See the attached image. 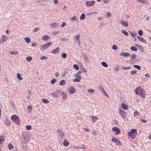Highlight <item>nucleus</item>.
I'll use <instances>...</instances> for the list:
<instances>
[{
  "instance_id": "obj_60",
  "label": "nucleus",
  "mask_w": 151,
  "mask_h": 151,
  "mask_svg": "<svg viewBox=\"0 0 151 151\" xmlns=\"http://www.w3.org/2000/svg\"><path fill=\"white\" fill-rule=\"evenodd\" d=\"M56 81L55 79H53L51 81V83L52 84H54L56 82Z\"/></svg>"
},
{
  "instance_id": "obj_14",
  "label": "nucleus",
  "mask_w": 151,
  "mask_h": 151,
  "mask_svg": "<svg viewBox=\"0 0 151 151\" xmlns=\"http://www.w3.org/2000/svg\"><path fill=\"white\" fill-rule=\"evenodd\" d=\"M60 50V48L58 47H57L56 49L53 50L51 52L53 54H56Z\"/></svg>"
},
{
  "instance_id": "obj_46",
  "label": "nucleus",
  "mask_w": 151,
  "mask_h": 151,
  "mask_svg": "<svg viewBox=\"0 0 151 151\" xmlns=\"http://www.w3.org/2000/svg\"><path fill=\"white\" fill-rule=\"evenodd\" d=\"M138 34H139V35L140 36H141L143 34V32L142 30H139L138 31Z\"/></svg>"
},
{
  "instance_id": "obj_9",
  "label": "nucleus",
  "mask_w": 151,
  "mask_h": 151,
  "mask_svg": "<svg viewBox=\"0 0 151 151\" xmlns=\"http://www.w3.org/2000/svg\"><path fill=\"white\" fill-rule=\"evenodd\" d=\"M112 129L113 131L116 132L115 133V135H118L120 134L121 132L120 129L119 128L116 127H113Z\"/></svg>"
},
{
  "instance_id": "obj_51",
  "label": "nucleus",
  "mask_w": 151,
  "mask_h": 151,
  "mask_svg": "<svg viewBox=\"0 0 151 151\" xmlns=\"http://www.w3.org/2000/svg\"><path fill=\"white\" fill-rule=\"evenodd\" d=\"M117 48V47L115 45H114L112 46V49L114 50H116Z\"/></svg>"
},
{
  "instance_id": "obj_63",
  "label": "nucleus",
  "mask_w": 151,
  "mask_h": 151,
  "mask_svg": "<svg viewBox=\"0 0 151 151\" xmlns=\"http://www.w3.org/2000/svg\"><path fill=\"white\" fill-rule=\"evenodd\" d=\"M141 122L142 123H146L147 122V121L145 120H144V119H141Z\"/></svg>"
},
{
  "instance_id": "obj_62",
  "label": "nucleus",
  "mask_w": 151,
  "mask_h": 151,
  "mask_svg": "<svg viewBox=\"0 0 151 151\" xmlns=\"http://www.w3.org/2000/svg\"><path fill=\"white\" fill-rule=\"evenodd\" d=\"M40 58L42 60H43L46 59V57H45V56H42V55H41V56L40 57Z\"/></svg>"
},
{
  "instance_id": "obj_30",
  "label": "nucleus",
  "mask_w": 151,
  "mask_h": 151,
  "mask_svg": "<svg viewBox=\"0 0 151 151\" xmlns=\"http://www.w3.org/2000/svg\"><path fill=\"white\" fill-rule=\"evenodd\" d=\"M85 15L84 14L82 13L80 17V19L81 20H83L85 19Z\"/></svg>"
},
{
  "instance_id": "obj_11",
  "label": "nucleus",
  "mask_w": 151,
  "mask_h": 151,
  "mask_svg": "<svg viewBox=\"0 0 151 151\" xmlns=\"http://www.w3.org/2000/svg\"><path fill=\"white\" fill-rule=\"evenodd\" d=\"M58 23H53L51 24V26L52 28H54V29H56L58 28Z\"/></svg>"
},
{
  "instance_id": "obj_31",
  "label": "nucleus",
  "mask_w": 151,
  "mask_h": 151,
  "mask_svg": "<svg viewBox=\"0 0 151 151\" xmlns=\"http://www.w3.org/2000/svg\"><path fill=\"white\" fill-rule=\"evenodd\" d=\"M23 144V147L24 149L27 150V146L26 143H22Z\"/></svg>"
},
{
  "instance_id": "obj_29",
  "label": "nucleus",
  "mask_w": 151,
  "mask_h": 151,
  "mask_svg": "<svg viewBox=\"0 0 151 151\" xmlns=\"http://www.w3.org/2000/svg\"><path fill=\"white\" fill-rule=\"evenodd\" d=\"M78 78H76L73 79V81L75 82H79L80 81V80L81 79V78L80 76H79Z\"/></svg>"
},
{
  "instance_id": "obj_39",
  "label": "nucleus",
  "mask_w": 151,
  "mask_h": 151,
  "mask_svg": "<svg viewBox=\"0 0 151 151\" xmlns=\"http://www.w3.org/2000/svg\"><path fill=\"white\" fill-rule=\"evenodd\" d=\"M138 45V47L137 46V45H135V46H136V47H137L139 48L140 49V50L142 51H143V50H144V48L142 47L141 46V45Z\"/></svg>"
},
{
  "instance_id": "obj_23",
  "label": "nucleus",
  "mask_w": 151,
  "mask_h": 151,
  "mask_svg": "<svg viewBox=\"0 0 151 151\" xmlns=\"http://www.w3.org/2000/svg\"><path fill=\"white\" fill-rule=\"evenodd\" d=\"M4 137L3 136L0 137V144H2L4 142Z\"/></svg>"
},
{
  "instance_id": "obj_12",
  "label": "nucleus",
  "mask_w": 151,
  "mask_h": 151,
  "mask_svg": "<svg viewBox=\"0 0 151 151\" xmlns=\"http://www.w3.org/2000/svg\"><path fill=\"white\" fill-rule=\"evenodd\" d=\"M122 25L125 27H127L128 26V23L127 22H125L123 20L121 21L120 22Z\"/></svg>"
},
{
  "instance_id": "obj_5",
  "label": "nucleus",
  "mask_w": 151,
  "mask_h": 151,
  "mask_svg": "<svg viewBox=\"0 0 151 151\" xmlns=\"http://www.w3.org/2000/svg\"><path fill=\"white\" fill-rule=\"evenodd\" d=\"M119 113L120 116L123 118H126V112L121 109H119Z\"/></svg>"
},
{
  "instance_id": "obj_37",
  "label": "nucleus",
  "mask_w": 151,
  "mask_h": 151,
  "mask_svg": "<svg viewBox=\"0 0 151 151\" xmlns=\"http://www.w3.org/2000/svg\"><path fill=\"white\" fill-rule=\"evenodd\" d=\"M133 67L138 70H140L141 69V67L140 66L137 65H133Z\"/></svg>"
},
{
  "instance_id": "obj_47",
  "label": "nucleus",
  "mask_w": 151,
  "mask_h": 151,
  "mask_svg": "<svg viewBox=\"0 0 151 151\" xmlns=\"http://www.w3.org/2000/svg\"><path fill=\"white\" fill-rule=\"evenodd\" d=\"M122 68L123 69L127 70L130 69L131 68L130 66H129L128 67H123Z\"/></svg>"
},
{
  "instance_id": "obj_8",
  "label": "nucleus",
  "mask_w": 151,
  "mask_h": 151,
  "mask_svg": "<svg viewBox=\"0 0 151 151\" xmlns=\"http://www.w3.org/2000/svg\"><path fill=\"white\" fill-rule=\"evenodd\" d=\"M95 3L94 1H87L86 3V6L88 7H90L93 6Z\"/></svg>"
},
{
  "instance_id": "obj_20",
  "label": "nucleus",
  "mask_w": 151,
  "mask_h": 151,
  "mask_svg": "<svg viewBox=\"0 0 151 151\" xmlns=\"http://www.w3.org/2000/svg\"><path fill=\"white\" fill-rule=\"evenodd\" d=\"M121 55L123 56L126 57L130 56V55L128 53L122 52L121 54Z\"/></svg>"
},
{
  "instance_id": "obj_58",
  "label": "nucleus",
  "mask_w": 151,
  "mask_h": 151,
  "mask_svg": "<svg viewBox=\"0 0 151 151\" xmlns=\"http://www.w3.org/2000/svg\"><path fill=\"white\" fill-rule=\"evenodd\" d=\"M71 20H72L76 21L77 19L76 17H73L71 18Z\"/></svg>"
},
{
  "instance_id": "obj_7",
  "label": "nucleus",
  "mask_w": 151,
  "mask_h": 151,
  "mask_svg": "<svg viewBox=\"0 0 151 151\" xmlns=\"http://www.w3.org/2000/svg\"><path fill=\"white\" fill-rule=\"evenodd\" d=\"M8 38V37L7 36L4 35L2 36L1 38L0 43L1 44L3 43L6 41Z\"/></svg>"
},
{
  "instance_id": "obj_35",
  "label": "nucleus",
  "mask_w": 151,
  "mask_h": 151,
  "mask_svg": "<svg viewBox=\"0 0 151 151\" xmlns=\"http://www.w3.org/2000/svg\"><path fill=\"white\" fill-rule=\"evenodd\" d=\"M5 124L7 126H10L11 123L8 119H6L4 122Z\"/></svg>"
},
{
  "instance_id": "obj_17",
  "label": "nucleus",
  "mask_w": 151,
  "mask_h": 151,
  "mask_svg": "<svg viewBox=\"0 0 151 151\" xmlns=\"http://www.w3.org/2000/svg\"><path fill=\"white\" fill-rule=\"evenodd\" d=\"M121 106L122 108L124 110H127L128 109V107L124 103H122L121 104Z\"/></svg>"
},
{
  "instance_id": "obj_16",
  "label": "nucleus",
  "mask_w": 151,
  "mask_h": 151,
  "mask_svg": "<svg viewBox=\"0 0 151 151\" xmlns=\"http://www.w3.org/2000/svg\"><path fill=\"white\" fill-rule=\"evenodd\" d=\"M91 118L92 119V122H96L98 119V117L94 116H91Z\"/></svg>"
},
{
  "instance_id": "obj_6",
  "label": "nucleus",
  "mask_w": 151,
  "mask_h": 151,
  "mask_svg": "<svg viewBox=\"0 0 151 151\" xmlns=\"http://www.w3.org/2000/svg\"><path fill=\"white\" fill-rule=\"evenodd\" d=\"M111 141L116 143V145L119 146H121L122 145V143L117 138H113L111 139Z\"/></svg>"
},
{
  "instance_id": "obj_42",
  "label": "nucleus",
  "mask_w": 151,
  "mask_h": 151,
  "mask_svg": "<svg viewBox=\"0 0 151 151\" xmlns=\"http://www.w3.org/2000/svg\"><path fill=\"white\" fill-rule=\"evenodd\" d=\"M8 147L9 149H12L14 148V146L11 143H9L8 145Z\"/></svg>"
},
{
  "instance_id": "obj_36",
  "label": "nucleus",
  "mask_w": 151,
  "mask_h": 151,
  "mask_svg": "<svg viewBox=\"0 0 151 151\" xmlns=\"http://www.w3.org/2000/svg\"><path fill=\"white\" fill-rule=\"evenodd\" d=\"M73 67L74 68L76 69V70H78L79 69V66L77 64H74L73 65Z\"/></svg>"
},
{
  "instance_id": "obj_43",
  "label": "nucleus",
  "mask_w": 151,
  "mask_h": 151,
  "mask_svg": "<svg viewBox=\"0 0 151 151\" xmlns=\"http://www.w3.org/2000/svg\"><path fill=\"white\" fill-rule=\"evenodd\" d=\"M32 59V57L30 56L27 57L26 58V60L28 62H30Z\"/></svg>"
},
{
  "instance_id": "obj_50",
  "label": "nucleus",
  "mask_w": 151,
  "mask_h": 151,
  "mask_svg": "<svg viewBox=\"0 0 151 151\" xmlns=\"http://www.w3.org/2000/svg\"><path fill=\"white\" fill-rule=\"evenodd\" d=\"M131 57L132 58V59L136 58V55L134 54H131Z\"/></svg>"
},
{
  "instance_id": "obj_54",
  "label": "nucleus",
  "mask_w": 151,
  "mask_h": 151,
  "mask_svg": "<svg viewBox=\"0 0 151 151\" xmlns=\"http://www.w3.org/2000/svg\"><path fill=\"white\" fill-rule=\"evenodd\" d=\"M82 71L84 72H86L87 71V70L83 68H82L81 69Z\"/></svg>"
},
{
  "instance_id": "obj_21",
  "label": "nucleus",
  "mask_w": 151,
  "mask_h": 151,
  "mask_svg": "<svg viewBox=\"0 0 151 151\" xmlns=\"http://www.w3.org/2000/svg\"><path fill=\"white\" fill-rule=\"evenodd\" d=\"M75 90L73 87H71L69 89V92L71 94H73L75 92Z\"/></svg>"
},
{
  "instance_id": "obj_44",
  "label": "nucleus",
  "mask_w": 151,
  "mask_h": 151,
  "mask_svg": "<svg viewBox=\"0 0 151 151\" xmlns=\"http://www.w3.org/2000/svg\"><path fill=\"white\" fill-rule=\"evenodd\" d=\"M137 1L139 3H147V0H137Z\"/></svg>"
},
{
  "instance_id": "obj_64",
  "label": "nucleus",
  "mask_w": 151,
  "mask_h": 151,
  "mask_svg": "<svg viewBox=\"0 0 151 151\" xmlns=\"http://www.w3.org/2000/svg\"><path fill=\"white\" fill-rule=\"evenodd\" d=\"M39 30V28H37L34 29V31L35 32H37Z\"/></svg>"
},
{
  "instance_id": "obj_28",
  "label": "nucleus",
  "mask_w": 151,
  "mask_h": 151,
  "mask_svg": "<svg viewBox=\"0 0 151 151\" xmlns=\"http://www.w3.org/2000/svg\"><path fill=\"white\" fill-rule=\"evenodd\" d=\"M101 64L103 66L107 68L108 66V64L104 61L102 62L101 63Z\"/></svg>"
},
{
  "instance_id": "obj_53",
  "label": "nucleus",
  "mask_w": 151,
  "mask_h": 151,
  "mask_svg": "<svg viewBox=\"0 0 151 151\" xmlns=\"http://www.w3.org/2000/svg\"><path fill=\"white\" fill-rule=\"evenodd\" d=\"M139 114H139V112L137 111H136L134 113V116H137V115H139Z\"/></svg>"
},
{
  "instance_id": "obj_26",
  "label": "nucleus",
  "mask_w": 151,
  "mask_h": 151,
  "mask_svg": "<svg viewBox=\"0 0 151 151\" xmlns=\"http://www.w3.org/2000/svg\"><path fill=\"white\" fill-rule=\"evenodd\" d=\"M42 38L45 40H47L49 39V37L47 35H45L43 36Z\"/></svg>"
},
{
  "instance_id": "obj_59",
  "label": "nucleus",
  "mask_w": 151,
  "mask_h": 151,
  "mask_svg": "<svg viewBox=\"0 0 151 151\" xmlns=\"http://www.w3.org/2000/svg\"><path fill=\"white\" fill-rule=\"evenodd\" d=\"M82 56L83 58H85L86 60L88 58V57L85 54H82Z\"/></svg>"
},
{
  "instance_id": "obj_57",
  "label": "nucleus",
  "mask_w": 151,
  "mask_h": 151,
  "mask_svg": "<svg viewBox=\"0 0 151 151\" xmlns=\"http://www.w3.org/2000/svg\"><path fill=\"white\" fill-rule=\"evenodd\" d=\"M137 72V70L135 71H132L131 72V74L132 75H134L136 74Z\"/></svg>"
},
{
  "instance_id": "obj_52",
  "label": "nucleus",
  "mask_w": 151,
  "mask_h": 151,
  "mask_svg": "<svg viewBox=\"0 0 151 151\" xmlns=\"http://www.w3.org/2000/svg\"><path fill=\"white\" fill-rule=\"evenodd\" d=\"M92 133H93V134L94 136H96L98 134V133H97V132H96L95 130L93 131Z\"/></svg>"
},
{
  "instance_id": "obj_33",
  "label": "nucleus",
  "mask_w": 151,
  "mask_h": 151,
  "mask_svg": "<svg viewBox=\"0 0 151 151\" xmlns=\"http://www.w3.org/2000/svg\"><path fill=\"white\" fill-rule=\"evenodd\" d=\"M65 84V81L64 80H62L60 82L59 84L60 86H63Z\"/></svg>"
},
{
  "instance_id": "obj_1",
  "label": "nucleus",
  "mask_w": 151,
  "mask_h": 151,
  "mask_svg": "<svg viewBox=\"0 0 151 151\" xmlns=\"http://www.w3.org/2000/svg\"><path fill=\"white\" fill-rule=\"evenodd\" d=\"M137 131L136 129H132L130 131L128 132V135L130 138L134 139L136 137L137 134Z\"/></svg>"
},
{
  "instance_id": "obj_34",
  "label": "nucleus",
  "mask_w": 151,
  "mask_h": 151,
  "mask_svg": "<svg viewBox=\"0 0 151 151\" xmlns=\"http://www.w3.org/2000/svg\"><path fill=\"white\" fill-rule=\"evenodd\" d=\"M42 101L45 104H47L49 103V101L46 99H42Z\"/></svg>"
},
{
  "instance_id": "obj_41",
  "label": "nucleus",
  "mask_w": 151,
  "mask_h": 151,
  "mask_svg": "<svg viewBox=\"0 0 151 151\" xmlns=\"http://www.w3.org/2000/svg\"><path fill=\"white\" fill-rule=\"evenodd\" d=\"M9 53L12 55H14L15 54H18V52L17 51L14 52L13 51H10L9 52Z\"/></svg>"
},
{
  "instance_id": "obj_27",
  "label": "nucleus",
  "mask_w": 151,
  "mask_h": 151,
  "mask_svg": "<svg viewBox=\"0 0 151 151\" xmlns=\"http://www.w3.org/2000/svg\"><path fill=\"white\" fill-rule=\"evenodd\" d=\"M17 77L18 79L19 80H22L23 78L21 76V74L19 73H17Z\"/></svg>"
},
{
  "instance_id": "obj_22",
  "label": "nucleus",
  "mask_w": 151,
  "mask_h": 151,
  "mask_svg": "<svg viewBox=\"0 0 151 151\" xmlns=\"http://www.w3.org/2000/svg\"><path fill=\"white\" fill-rule=\"evenodd\" d=\"M69 144V143L66 139L64 140L63 145L64 146H68Z\"/></svg>"
},
{
  "instance_id": "obj_2",
  "label": "nucleus",
  "mask_w": 151,
  "mask_h": 151,
  "mask_svg": "<svg viewBox=\"0 0 151 151\" xmlns=\"http://www.w3.org/2000/svg\"><path fill=\"white\" fill-rule=\"evenodd\" d=\"M11 119L17 124H19V119L17 115H14L11 116Z\"/></svg>"
},
{
  "instance_id": "obj_24",
  "label": "nucleus",
  "mask_w": 151,
  "mask_h": 151,
  "mask_svg": "<svg viewBox=\"0 0 151 151\" xmlns=\"http://www.w3.org/2000/svg\"><path fill=\"white\" fill-rule=\"evenodd\" d=\"M122 32L126 36H127L129 35L128 33L126 30H122Z\"/></svg>"
},
{
  "instance_id": "obj_38",
  "label": "nucleus",
  "mask_w": 151,
  "mask_h": 151,
  "mask_svg": "<svg viewBox=\"0 0 151 151\" xmlns=\"http://www.w3.org/2000/svg\"><path fill=\"white\" fill-rule=\"evenodd\" d=\"M131 50L134 51H137V48L134 46H132L131 47Z\"/></svg>"
},
{
  "instance_id": "obj_13",
  "label": "nucleus",
  "mask_w": 151,
  "mask_h": 151,
  "mask_svg": "<svg viewBox=\"0 0 151 151\" xmlns=\"http://www.w3.org/2000/svg\"><path fill=\"white\" fill-rule=\"evenodd\" d=\"M141 87H138L137 88L135 89V92L136 94L138 96H139V92L140 93V90H141L142 89L141 88Z\"/></svg>"
},
{
  "instance_id": "obj_55",
  "label": "nucleus",
  "mask_w": 151,
  "mask_h": 151,
  "mask_svg": "<svg viewBox=\"0 0 151 151\" xmlns=\"http://www.w3.org/2000/svg\"><path fill=\"white\" fill-rule=\"evenodd\" d=\"M97 12H90L88 14V15H90V14H97Z\"/></svg>"
},
{
  "instance_id": "obj_56",
  "label": "nucleus",
  "mask_w": 151,
  "mask_h": 151,
  "mask_svg": "<svg viewBox=\"0 0 151 151\" xmlns=\"http://www.w3.org/2000/svg\"><path fill=\"white\" fill-rule=\"evenodd\" d=\"M115 70L116 71H119V66L117 65L116 67H115Z\"/></svg>"
},
{
  "instance_id": "obj_4",
  "label": "nucleus",
  "mask_w": 151,
  "mask_h": 151,
  "mask_svg": "<svg viewBox=\"0 0 151 151\" xmlns=\"http://www.w3.org/2000/svg\"><path fill=\"white\" fill-rule=\"evenodd\" d=\"M52 44V43L51 42H48L46 44L42 45V46L41 47V49L46 50L48 47H50Z\"/></svg>"
},
{
  "instance_id": "obj_32",
  "label": "nucleus",
  "mask_w": 151,
  "mask_h": 151,
  "mask_svg": "<svg viewBox=\"0 0 151 151\" xmlns=\"http://www.w3.org/2000/svg\"><path fill=\"white\" fill-rule=\"evenodd\" d=\"M28 110L29 111V113L31 112V111L32 109V106L30 105H29L27 106Z\"/></svg>"
},
{
  "instance_id": "obj_48",
  "label": "nucleus",
  "mask_w": 151,
  "mask_h": 151,
  "mask_svg": "<svg viewBox=\"0 0 151 151\" xmlns=\"http://www.w3.org/2000/svg\"><path fill=\"white\" fill-rule=\"evenodd\" d=\"M62 57L64 58H66L67 57V54L65 53H63L62 54Z\"/></svg>"
},
{
  "instance_id": "obj_61",
  "label": "nucleus",
  "mask_w": 151,
  "mask_h": 151,
  "mask_svg": "<svg viewBox=\"0 0 151 151\" xmlns=\"http://www.w3.org/2000/svg\"><path fill=\"white\" fill-rule=\"evenodd\" d=\"M106 15H107V17H111V14L110 12H108L107 13Z\"/></svg>"
},
{
  "instance_id": "obj_19",
  "label": "nucleus",
  "mask_w": 151,
  "mask_h": 151,
  "mask_svg": "<svg viewBox=\"0 0 151 151\" xmlns=\"http://www.w3.org/2000/svg\"><path fill=\"white\" fill-rule=\"evenodd\" d=\"M137 37L138 40L142 42H145L146 41V40L142 37L137 36Z\"/></svg>"
},
{
  "instance_id": "obj_25",
  "label": "nucleus",
  "mask_w": 151,
  "mask_h": 151,
  "mask_svg": "<svg viewBox=\"0 0 151 151\" xmlns=\"http://www.w3.org/2000/svg\"><path fill=\"white\" fill-rule=\"evenodd\" d=\"M80 37V36L79 35H78L77 36L76 38V40L77 41V42L79 44L80 42V41L79 40Z\"/></svg>"
},
{
  "instance_id": "obj_3",
  "label": "nucleus",
  "mask_w": 151,
  "mask_h": 151,
  "mask_svg": "<svg viewBox=\"0 0 151 151\" xmlns=\"http://www.w3.org/2000/svg\"><path fill=\"white\" fill-rule=\"evenodd\" d=\"M60 91L59 90H56L55 92L51 93V94L54 97H58L60 96L61 93H60Z\"/></svg>"
},
{
  "instance_id": "obj_15",
  "label": "nucleus",
  "mask_w": 151,
  "mask_h": 151,
  "mask_svg": "<svg viewBox=\"0 0 151 151\" xmlns=\"http://www.w3.org/2000/svg\"><path fill=\"white\" fill-rule=\"evenodd\" d=\"M60 93H61V94L60 95V96L62 95L63 96V99H67L66 95L65 93H64L63 92H62L60 91Z\"/></svg>"
},
{
  "instance_id": "obj_10",
  "label": "nucleus",
  "mask_w": 151,
  "mask_h": 151,
  "mask_svg": "<svg viewBox=\"0 0 151 151\" xmlns=\"http://www.w3.org/2000/svg\"><path fill=\"white\" fill-rule=\"evenodd\" d=\"M140 95L141 96V97L143 98H145L146 96V94L145 91L142 89L141 90H140Z\"/></svg>"
},
{
  "instance_id": "obj_40",
  "label": "nucleus",
  "mask_w": 151,
  "mask_h": 151,
  "mask_svg": "<svg viewBox=\"0 0 151 151\" xmlns=\"http://www.w3.org/2000/svg\"><path fill=\"white\" fill-rule=\"evenodd\" d=\"M24 39H25L26 41V42L27 43H29L31 41V40L29 38L25 37L24 38Z\"/></svg>"
},
{
  "instance_id": "obj_49",
  "label": "nucleus",
  "mask_w": 151,
  "mask_h": 151,
  "mask_svg": "<svg viewBox=\"0 0 151 151\" xmlns=\"http://www.w3.org/2000/svg\"><path fill=\"white\" fill-rule=\"evenodd\" d=\"M88 92L89 93H92L94 92V90L93 89H89L88 91Z\"/></svg>"
},
{
  "instance_id": "obj_18",
  "label": "nucleus",
  "mask_w": 151,
  "mask_h": 151,
  "mask_svg": "<svg viewBox=\"0 0 151 151\" xmlns=\"http://www.w3.org/2000/svg\"><path fill=\"white\" fill-rule=\"evenodd\" d=\"M100 89L103 92L104 94L106 96L109 97V96L107 94V93L106 92V91H105L103 87H100Z\"/></svg>"
},
{
  "instance_id": "obj_45",
  "label": "nucleus",
  "mask_w": 151,
  "mask_h": 151,
  "mask_svg": "<svg viewBox=\"0 0 151 151\" xmlns=\"http://www.w3.org/2000/svg\"><path fill=\"white\" fill-rule=\"evenodd\" d=\"M26 128L28 130H30L32 129V127L30 125H27L26 126Z\"/></svg>"
}]
</instances>
